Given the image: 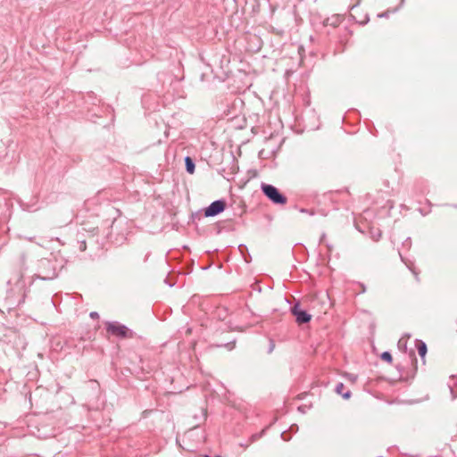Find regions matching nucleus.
Masks as SVG:
<instances>
[{"instance_id":"f257e3e1","label":"nucleus","mask_w":457,"mask_h":457,"mask_svg":"<svg viewBox=\"0 0 457 457\" xmlns=\"http://www.w3.org/2000/svg\"><path fill=\"white\" fill-rule=\"evenodd\" d=\"M262 189L265 195L273 203L278 204H285L287 203V198L283 196L275 187L271 185L263 184L262 186Z\"/></svg>"},{"instance_id":"f03ea898","label":"nucleus","mask_w":457,"mask_h":457,"mask_svg":"<svg viewBox=\"0 0 457 457\" xmlns=\"http://www.w3.org/2000/svg\"><path fill=\"white\" fill-rule=\"evenodd\" d=\"M107 331L112 335L121 338L132 337V332L126 326L118 322L109 323L107 326Z\"/></svg>"},{"instance_id":"7ed1b4c3","label":"nucleus","mask_w":457,"mask_h":457,"mask_svg":"<svg viewBox=\"0 0 457 457\" xmlns=\"http://www.w3.org/2000/svg\"><path fill=\"white\" fill-rule=\"evenodd\" d=\"M292 312L295 317L296 322L298 324L309 322L312 319V315L302 309L300 304H295L292 309Z\"/></svg>"},{"instance_id":"20e7f679","label":"nucleus","mask_w":457,"mask_h":457,"mask_svg":"<svg viewBox=\"0 0 457 457\" xmlns=\"http://www.w3.org/2000/svg\"><path fill=\"white\" fill-rule=\"evenodd\" d=\"M226 207V204L224 201H215L211 204L209 207H207L204 211V215L206 217L217 215L224 211Z\"/></svg>"},{"instance_id":"39448f33","label":"nucleus","mask_w":457,"mask_h":457,"mask_svg":"<svg viewBox=\"0 0 457 457\" xmlns=\"http://www.w3.org/2000/svg\"><path fill=\"white\" fill-rule=\"evenodd\" d=\"M415 345L418 350L419 355L422 358L423 363H426L425 357L428 352L426 344L421 340H417Z\"/></svg>"},{"instance_id":"423d86ee","label":"nucleus","mask_w":457,"mask_h":457,"mask_svg":"<svg viewBox=\"0 0 457 457\" xmlns=\"http://www.w3.org/2000/svg\"><path fill=\"white\" fill-rule=\"evenodd\" d=\"M186 168L188 173L193 174L195 171V164L190 157L185 159Z\"/></svg>"},{"instance_id":"0eeeda50","label":"nucleus","mask_w":457,"mask_h":457,"mask_svg":"<svg viewBox=\"0 0 457 457\" xmlns=\"http://www.w3.org/2000/svg\"><path fill=\"white\" fill-rule=\"evenodd\" d=\"M381 359H382L383 361H386L389 362V363H391V362H392V360H393V359H392V355H391L388 352H384V353L381 354Z\"/></svg>"},{"instance_id":"6e6552de","label":"nucleus","mask_w":457,"mask_h":457,"mask_svg":"<svg viewBox=\"0 0 457 457\" xmlns=\"http://www.w3.org/2000/svg\"><path fill=\"white\" fill-rule=\"evenodd\" d=\"M319 303H320V301L318 299H312L311 301V305H312L311 309L313 310L315 308V306Z\"/></svg>"},{"instance_id":"1a4fd4ad","label":"nucleus","mask_w":457,"mask_h":457,"mask_svg":"<svg viewBox=\"0 0 457 457\" xmlns=\"http://www.w3.org/2000/svg\"><path fill=\"white\" fill-rule=\"evenodd\" d=\"M97 316H98V315H97V313H96V312H92V313H91V317H93V318L97 317Z\"/></svg>"},{"instance_id":"9d476101","label":"nucleus","mask_w":457,"mask_h":457,"mask_svg":"<svg viewBox=\"0 0 457 457\" xmlns=\"http://www.w3.org/2000/svg\"><path fill=\"white\" fill-rule=\"evenodd\" d=\"M204 457H210V456H208V455H205Z\"/></svg>"}]
</instances>
